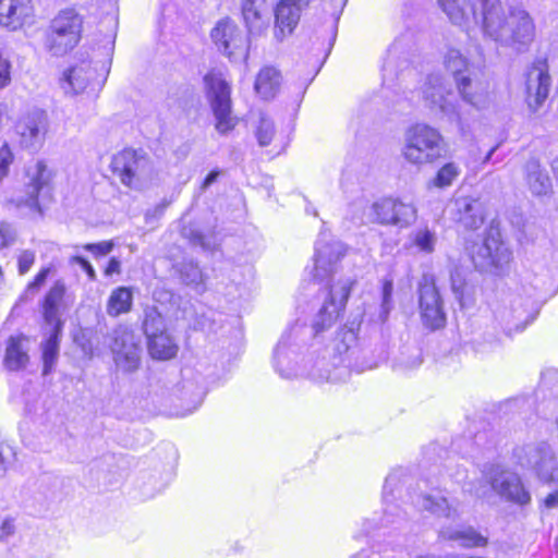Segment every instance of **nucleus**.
Returning a JSON list of instances; mask_svg holds the SVG:
<instances>
[{"mask_svg":"<svg viewBox=\"0 0 558 558\" xmlns=\"http://www.w3.org/2000/svg\"><path fill=\"white\" fill-rule=\"evenodd\" d=\"M141 330L145 337L148 356L156 362H169L179 355L180 345L170 328L163 325L162 314L156 306L144 310Z\"/></svg>","mask_w":558,"mask_h":558,"instance_id":"nucleus-3","label":"nucleus"},{"mask_svg":"<svg viewBox=\"0 0 558 558\" xmlns=\"http://www.w3.org/2000/svg\"><path fill=\"white\" fill-rule=\"evenodd\" d=\"M551 75L546 57H537L524 74V100L532 113H537L549 98Z\"/></svg>","mask_w":558,"mask_h":558,"instance_id":"nucleus-8","label":"nucleus"},{"mask_svg":"<svg viewBox=\"0 0 558 558\" xmlns=\"http://www.w3.org/2000/svg\"><path fill=\"white\" fill-rule=\"evenodd\" d=\"M227 54H228L229 57H232V56H233V52H232V51H227Z\"/></svg>","mask_w":558,"mask_h":558,"instance_id":"nucleus-50","label":"nucleus"},{"mask_svg":"<svg viewBox=\"0 0 558 558\" xmlns=\"http://www.w3.org/2000/svg\"><path fill=\"white\" fill-rule=\"evenodd\" d=\"M275 136V129L272 125L262 122L256 131V137L260 146H268Z\"/></svg>","mask_w":558,"mask_h":558,"instance_id":"nucleus-35","label":"nucleus"},{"mask_svg":"<svg viewBox=\"0 0 558 558\" xmlns=\"http://www.w3.org/2000/svg\"><path fill=\"white\" fill-rule=\"evenodd\" d=\"M50 173L47 170V166L43 160L36 163V173L31 179L29 186L32 192L29 193V205L38 206V196L40 191L49 183Z\"/></svg>","mask_w":558,"mask_h":558,"instance_id":"nucleus-27","label":"nucleus"},{"mask_svg":"<svg viewBox=\"0 0 558 558\" xmlns=\"http://www.w3.org/2000/svg\"><path fill=\"white\" fill-rule=\"evenodd\" d=\"M95 71L89 62H81L64 71L60 83L71 94L84 93L93 83Z\"/></svg>","mask_w":558,"mask_h":558,"instance_id":"nucleus-17","label":"nucleus"},{"mask_svg":"<svg viewBox=\"0 0 558 558\" xmlns=\"http://www.w3.org/2000/svg\"><path fill=\"white\" fill-rule=\"evenodd\" d=\"M460 172L461 170L456 162H446L436 171L432 184L438 189L448 187L458 179Z\"/></svg>","mask_w":558,"mask_h":558,"instance_id":"nucleus-28","label":"nucleus"},{"mask_svg":"<svg viewBox=\"0 0 558 558\" xmlns=\"http://www.w3.org/2000/svg\"><path fill=\"white\" fill-rule=\"evenodd\" d=\"M205 93L215 116V128L220 134L234 130L238 118L232 116L231 85L216 69H210L203 77Z\"/></svg>","mask_w":558,"mask_h":558,"instance_id":"nucleus-4","label":"nucleus"},{"mask_svg":"<svg viewBox=\"0 0 558 558\" xmlns=\"http://www.w3.org/2000/svg\"><path fill=\"white\" fill-rule=\"evenodd\" d=\"M15 240V235L10 225L0 222V250L8 247Z\"/></svg>","mask_w":558,"mask_h":558,"instance_id":"nucleus-39","label":"nucleus"},{"mask_svg":"<svg viewBox=\"0 0 558 558\" xmlns=\"http://www.w3.org/2000/svg\"><path fill=\"white\" fill-rule=\"evenodd\" d=\"M66 295L68 288L62 280L54 281L45 292L38 306L43 322L46 326L50 328L64 327L62 311L65 308Z\"/></svg>","mask_w":558,"mask_h":558,"instance_id":"nucleus-11","label":"nucleus"},{"mask_svg":"<svg viewBox=\"0 0 558 558\" xmlns=\"http://www.w3.org/2000/svg\"><path fill=\"white\" fill-rule=\"evenodd\" d=\"M70 263L78 265L86 272V275L90 281L96 280V278H97L96 271H95L93 265L85 257L78 256V255L72 256L70 258Z\"/></svg>","mask_w":558,"mask_h":558,"instance_id":"nucleus-38","label":"nucleus"},{"mask_svg":"<svg viewBox=\"0 0 558 558\" xmlns=\"http://www.w3.org/2000/svg\"><path fill=\"white\" fill-rule=\"evenodd\" d=\"M53 272L52 266H43L36 275L27 282L25 287L26 292L36 293L38 292L46 283L48 277Z\"/></svg>","mask_w":558,"mask_h":558,"instance_id":"nucleus-30","label":"nucleus"},{"mask_svg":"<svg viewBox=\"0 0 558 558\" xmlns=\"http://www.w3.org/2000/svg\"><path fill=\"white\" fill-rule=\"evenodd\" d=\"M314 280H318L317 274H314Z\"/></svg>","mask_w":558,"mask_h":558,"instance_id":"nucleus-51","label":"nucleus"},{"mask_svg":"<svg viewBox=\"0 0 558 558\" xmlns=\"http://www.w3.org/2000/svg\"><path fill=\"white\" fill-rule=\"evenodd\" d=\"M517 19H518V23L521 22V24H522V32L524 33V35L532 33L534 31L533 21L527 13L522 12L519 14V16Z\"/></svg>","mask_w":558,"mask_h":558,"instance_id":"nucleus-43","label":"nucleus"},{"mask_svg":"<svg viewBox=\"0 0 558 558\" xmlns=\"http://www.w3.org/2000/svg\"><path fill=\"white\" fill-rule=\"evenodd\" d=\"M412 242L421 252L430 254L435 250L436 238L430 230L421 229L414 234Z\"/></svg>","mask_w":558,"mask_h":558,"instance_id":"nucleus-29","label":"nucleus"},{"mask_svg":"<svg viewBox=\"0 0 558 558\" xmlns=\"http://www.w3.org/2000/svg\"><path fill=\"white\" fill-rule=\"evenodd\" d=\"M62 330L63 328H51L49 336L40 343V359L45 376L52 372L58 361Z\"/></svg>","mask_w":558,"mask_h":558,"instance_id":"nucleus-23","label":"nucleus"},{"mask_svg":"<svg viewBox=\"0 0 558 558\" xmlns=\"http://www.w3.org/2000/svg\"><path fill=\"white\" fill-rule=\"evenodd\" d=\"M221 174V171L218 169H214L210 172L207 173V175L204 178L201 187L203 190L207 189L211 183H214L218 177Z\"/></svg>","mask_w":558,"mask_h":558,"instance_id":"nucleus-44","label":"nucleus"},{"mask_svg":"<svg viewBox=\"0 0 558 558\" xmlns=\"http://www.w3.org/2000/svg\"><path fill=\"white\" fill-rule=\"evenodd\" d=\"M543 505L547 509L558 507V490L549 493L544 499Z\"/></svg>","mask_w":558,"mask_h":558,"instance_id":"nucleus-45","label":"nucleus"},{"mask_svg":"<svg viewBox=\"0 0 558 558\" xmlns=\"http://www.w3.org/2000/svg\"><path fill=\"white\" fill-rule=\"evenodd\" d=\"M454 221L465 232L477 231L486 221V208L478 199L464 197L457 202Z\"/></svg>","mask_w":558,"mask_h":558,"instance_id":"nucleus-16","label":"nucleus"},{"mask_svg":"<svg viewBox=\"0 0 558 558\" xmlns=\"http://www.w3.org/2000/svg\"><path fill=\"white\" fill-rule=\"evenodd\" d=\"M14 532V520L12 518L4 519L0 525V539L4 541L7 537L13 535Z\"/></svg>","mask_w":558,"mask_h":558,"instance_id":"nucleus-41","label":"nucleus"},{"mask_svg":"<svg viewBox=\"0 0 558 558\" xmlns=\"http://www.w3.org/2000/svg\"><path fill=\"white\" fill-rule=\"evenodd\" d=\"M114 243L111 240L98 243H86L83 248L96 257L105 256L113 250Z\"/></svg>","mask_w":558,"mask_h":558,"instance_id":"nucleus-34","label":"nucleus"},{"mask_svg":"<svg viewBox=\"0 0 558 558\" xmlns=\"http://www.w3.org/2000/svg\"><path fill=\"white\" fill-rule=\"evenodd\" d=\"M548 460H549V461H554V460H555V454L550 453V454L548 456Z\"/></svg>","mask_w":558,"mask_h":558,"instance_id":"nucleus-48","label":"nucleus"},{"mask_svg":"<svg viewBox=\"0 0 558 558\" xmlns=\"http://www.w3.org/2000/svg\"><path fill=\"white\" fill-rule=\"evenodd\" d=\"M451 290L456 298L458 299L461 306L465 305L466 299L470 296L468 291V282L458 276L457 278L451 277Z\"/></svg>","mask_w":558,"mask_h":558,"instance_id":"nucleus-33","label":"nucleus"},{"mask_svg":"<svg viewBox=\"0 0 558 558\" xmlns=\"http://www.w3.org/2000/svg\"><path fill=\"white\" fill-rule=\"evenodd\" d=\"M242 548L239 546V544H234L233 546H231L230 548V553L231 554H236L241 550Z\"/></svg>","mask_w":558,"mask_h":558,"instance_id":"nucleus-47","label":"nucleus"},{"mask_svg":"<svg viewBox=\"0 0 558 558\" xmlns=\"http://www.w3.org/2000/svg\"><path fill=\"white\" fill-rule=\"evenodd\" d=\"M34 20L33 0H0V26L8 32L21 31Z\"/></svg>","mask_w":558,"mask_h":558,"instance_id":"nucleus-12","label":"nucleus"},{"mask_svg":"<svg viewBox=\"0 0 558 558\" xmlns=\"http://www.w3.org/2000/svg\"><path fill=\"white\" fill-rule=\"evenodd\" d=\"M417 307L423 326L429 331L445 328L447 315L436 278L425 274L417 284Z\"/></svg>","mask_w":558,"mask_h":558,"instance_id":"nucleus-7","label":"nucleus"},{"mask_svg":"<svg viewBox=\"0 0 558 558\" xmlns=\"http://www.w3.org/2000/svg\"><path fill=\"white\" fill-rule=\"evenodd\" d=\"M350 286L343 287L341 304L338 306L335 303L331 287H329V296L319 310V320L314 324V329L316 332H322L324 329L332 326L340 313L343 311L350 296Z\"/></svg>","mask_w":558,"mask_h":558,"instance_id":"nucleus-19","label":"nucleus"},{"mask_svg":"<svg viewBox=\"0 0 558 558\" xmlns=\"http://www.w3.org/2000/svg\"><path fill=\"white\" fill-rule=\"evenodd\" d=\"M43 128L41 122L35 118H21L14 124V134L22 147H28L40 138Z\"/></svg>","mask_w":558,"mask_h":558,"instance_id":"nucleus-25","label":"nucleus"},{"mask_svg":"<svg viewBox=\"0 0 558 558\" xmlns=\"http://www.w3.org/2000/svg\"><path fill=\"white\" fill-rule=\"evenodd\" d=\"M87 338V332L85 329H81L77 333L74 335L73 340L74 342L78 343L83 347V343L81 342L83 339Z\"/></svg>","mask_w":558,"mask_h":558,"instance_id":"nucleus-46","label":"nucleus"},{"mask_svg":"<svg viewBox=\"0 0 558 558\" xmlns=\"http://www.w3.org/2000/svg\"><path fill=\"white\" fill-rule=\"evenodd\" d=\"M236 31V25L230 17L221 19L215 26V35H232Z\"/></svg>","mask_w":558,"mask_h":558,"instance_id":"nucleus-36","label":"nucleus"},{"mask_svg":"<svg viewBox=\"0 0 558 558\" xmlns=\"http://www.w3.org/2000/svg\"><path fill=\"white\" fill-rule=\"evenodd\" d=\"M447 71L454 80L460 97L472 106H477L483 97L476 92L475 85L469 75V62L461 54H448L445 61Z\"/></svg>","mask_w":558,"mask_h":558,"instance_id":"nucleus-13","label":"nucleus"},{"mask_svg":"<svg viewBox=\"0 0 558 558\" xmlns=\"http://www.w3.org/2000/svg\"><path fill=\"white\" fill-rule=\"evenodd\" d=\"M28 341V336L22 332L10 335L4 340L2 365L7 372L20 373L28 367L31 364Z\"/></svg>","mask_w":558,"mask_h":558,"instance_id":"nucleus-14","label":"nucleus"},{"mask_svg":"<svg viewBox=\"0 0 558 558\" xmlns=\"http://www.w3.org/2000/svg\"><path fill=\"white\" fill-rule=\"evenodd\" d=\"M14 154L8 143L0 146V182L9 175L10 166L14 162Z\"/></svg>","mask_w":558,"mask_h":558,"instance_id":"nucleus-31","label":"nucleus"},{"mask_svg":"<svg viewBox=\"0 0 558 558\" xmlns=\"http://www.w3.org/2000/svg\"><path fill=\"white\" fill-rule=\"evenodd\" d=\"M446 145L438 129L426 123H414L404 132L401 155L412 166L433 165L445 156Z\"/></svg>","mask_w":558,"mask_h":558,"instance_id":"nucleus-1","label":"nucleus"},{"mask_svg":"<svg viewBox=\"0 0 558 558\" xmlns=\"http://www.w3.org/2000/svg\"><path fill=\"white\" fill-rule=\"evenodd\" d=\"M223 46H225L226 50H228L229 41L225 40V41H223Z\"/></svg>","mask_w":558,"mask_h":558,"instance_id":"nucleus-49","label":"nucleus"},{"mask_svg":"<svg viewBox=\"0 0 558 558\" xmlns=\"http://www.w3.org/2000/svg\"><path fill=\"white\" fill-rule=\"evenodd\" d=\"M52 29L57 35H80L83 16L74 8L63 9L52 20Z\"/></svg>","mask_w":558,"mask_h":558,"instance_id":"nucleus-24","label":"nucleus"},{"mask_svg":"<svg viewBox=\"0 0 558 558\" xmlns=\"http://www.w3.org/2000/svg\"><path fill=\"white\" fill-rule=\"evenodd\" d=\"M393 293V282L391 279H384L381 282L383 303L389 305Z\"/></svg>","mask_w":558,"mask_h":558,"instance_id":"nucleus-40","label":"nucleus"},{"mask_svg":"<svg viewBox=\"0 0 558 558\" xmlns=\"http://www.w3.org/2000/svg\"><path fill=\"white\" fill-rule=\"evenodd\" d=\"M537 476L546 484H558V464L555 465L549 473L543 470V462L538 461L535 465Z\"/></svg>","mask_w":558,"mask_h":558,"instance_id":"nucleus-37","label":"nucleus"},{"mask_svg":"<svg viewBox=\"0 0 558 558\" xmlns=\"http://www.w3.org/2000/svg\"><path fill=\"white\" fill-rule=\"evenodd\" d=\"M134 304L131 287L120 286L110 292L106 302V312L109 317L117 318L129 314Z\"/></svg>","mask_w":558,"mask_h":558,"instance_id":"nucleus-21","label":"nucleus"},{"mask_svg":"<svg viewBox=\"0 0 558 558\" xmlns=\"http://www.w3.org/2000/svg\"><path fill=\"white\" fill-rule=\"evenodd\" d=\"M109 350L117 367L134 373L142 364V343L135 330L125 324L117 325L109 336Z\"/></svg>","mask_w":558,"mask_h":558,"instance_id":"nucleus-6","label":"nucleus"},{"mask_svg":"<svg viewBox=\"0 0 558 558\" xmlns=\"http://www.w3.org/2000/svg\"><path fill=\"white\" fill-rule=\"evenodd\" d=\"M438 3L451 22L458 25H468L472 19L475 24L488 27L502 14L499 0H477L481 12L477 14L474 10L471 16L462 8L460 0H438Z\"/></svg>","mask_w":558,"mask_h":558,"instance_id":"nucleus-9","label":"nucleus"},{"mask_svg":"<svg viewBox=\"0 0 558 558\" xmlns=\"http://www.w3.org/2000/svg\"><path fill=\"white\" fill-rule=\"evenodd\" d=\"M266 0H242V15L247 26L248 35L262 33L268 26V19L264 14Z\"/></svg>","mask_w":558,"mask_h":558,"instance_id":"nucleus-20","label":"nucleus"},{"mask_svg":"<svg viewBox=\"0 0 558 558\" xmlns=\"http://www.w3.org/2000/svg\"><path fill=\"white\" fill-rule=\"evenodd\" d=\"M36 259L35 252L32 250H24L17 255L16 264L17 271L21 276L26 275L33 267Z\"/></svg>","mask_w":558,"mask_h":558,"instance_id":"nucleus-32","label":"nucleus"},{"mask_svg":"<svg viewBox=\"0 0 558 558\" xmlns=\"http://www.w3.org/2000/svg\"><path fill=\"white\" fill-rule=\"evenodd\" d=\"M308 0H279L274 8L275 29L280 35H291L301 20V12Z\"/></svg>","mask_w":558,"mask_h":558,"instance_id":"nucleus-15","label":"nucleus"},{"mask_svg":"<svg viewBox=\"0 0 558 558\" xmlns=\"http://www.w3.org/2000/svg\"><path fill=\"white\" fill-rule=\"evenodd\" d=\"M498 493L506 500L521 507H525L532 501V496L519 475L501 481Z\"/></svg>","mask_w":558,"mask_h":558,"instance_id":"nucleus-22","label":"nucleus"},{"mask_svg":"<svg viewBox=\"0 0 558 558\" xmlns=\"http://www.w3.org/2000/svg\"><path fill=\"white\" fill-rule=\"evenodd\" d=\"M281 83V72L274 65H264L255 76L254 90L262 99L269 100L280 92Z\"/></svg>","mask_w":558,"mask_h":558,"instance_id":"nucleus-18","label":"nucleus"},{"mask_svg":"<svg viewBox=\"0 0 558 558\" xmlns=\"http://www.w3.org/2000/svg\"><path fill=\"white\" fill-rule=\"evenodd\" d=\"M450 539L459 542L463 548H484L488 545V538L472 527L453 532Z\"/></svg>","mask_w":558,"mask_h":558,"instance_id":"nucleus-26","label":"nucleus"},{"mask_svg":"<svg viewBox=\"0 0 558 558\" xmlns=\"http://www.w3.org/2000/svg\"><path fill=\"white\" fill-rule=\"evenodd\" d=\"M470 259L480 272L501 277L508 272L513 260L512 251L501 236L498 226L490 223L481 243H473L469 250Z\"/></svg>","mask_w":558,"mask_h":558,"instance_id":"nucleus-2","label":"nucleus"},{"mask_svg":"<svg viewBox=\"0 0 558 558\" xmlns=\"http://www.w3.org/2000/svg\"><path fill=\"white\" fill-rule=\"evenodd\" d=\"M416 219V206L400 196H381L375 199L369 207V220L374 225L405 229L412 226Z\"/></svg>","mask_w":558,"mask_h":558,"instance_id":"nucleus-5","label":"nucleus"},{"mask_svg":"<svg viewBox=\"0 0 558 558\" xmlns=\"http://www.w3.org/2000/svg\"><path fill=\"white\" fill-rule=\"evenodd\" d=\"M148 165L149 158L145 154L134 148H123L112 157L110 168L125 187L140 190L143 172Z\"/></svg>","mask_w":558,"mask_h":558,"instance_id":"nucleus-10","label":"nucleus"},{"mask_svg":"<svg viewBox=\"0 0 558 558\" xmlns=\"http://www.w3.org/2000/svg\"><path fill=\"white\" fill-rule=\"evenodd\" d=\"M121 272V262L117 257H111L106 267L104 268V275L111 277L112 275H119Z\"/></svg>","mask_w":558,"mask_h":558,"instance_id":"nucleus-42","label":"nucleus"}]
</instances>
